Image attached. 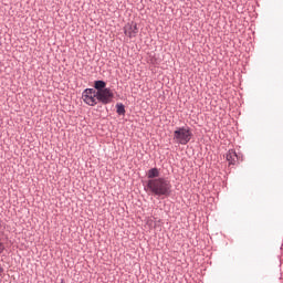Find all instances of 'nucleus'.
Returning a JSON list of instances; mask_svg holds the SVG:
<instances>
[{"label":"nucleus","mask_w":283,"mask_h":283,"mask_svg":"<svg viewBox=\"0 0 283 283\" xmlns=\"http://www.w3.org/2000/svg\"><path fill=\"white\" fill-rule=\"evenodd\" d=\"M226 160H228L229 165H238V153H235L234 149L228 150V153L226 154Z\"/></svg>","instance_id":"423d86ee"},{"label":"nucleus","mask_w":283,"mask_h":283,"mask_svg":"<svg viewBox=\"0 0 283 283\" xmlns=\"http://www.w3.org/2000/svg\"><path fill=\"white\" fill-rule=\"evenodd\" d=\"M0 273H3V268L0 266Z\"/></svg>","instance_id":"9b49d317"},{"label":"nucleus","mask_w":283,"mask_h":283,"mask_svg":"<svg viewBox=\"0 0 283 283\" xmlns=\"http://www.w3.org/2000/svg\"><path fill=\"white\" fill-rule=\"evenodd\" d=\"M148 180H156V178H160V170L158 168H150L147 172Z\"/></svg>","instance_id":"6e6552de"},{"label":"nucleus","mask_w":283,"mask_h":283,"mask_svg":"<svg viewBox=\"0 0 283 283\" xmlns=\"http://www.w3.org/2000/svg\"><path fill=\"white\" fill-rule=\"evenodd\" d=\"M97 103L102 105H109L114 103V91L112 88H105L104 91H99L95 93Z\"/></svg>","instance_id":"7ed1b4c3"},{"label":"nucleus","mask_w":283,"mask_h":283,"mask_svg":"<svg viewBox=\"0 0 283 283\" xmlns=\"http://www.w3.org/2000/svg\"><path fill=\"white\" fill-rule=\"evenodd\" d=\"M123 30L125 36H128V39H136V36H138V23L134 21L127 22Z\"/></svg>","instance_id":"39448f33"},{"label":"nucleus","mask_w":283,"mask_h":283,"mask_svg":"<svg viewBox=\"0 0 283 283\" xmlns=\"http://www.w3.org/2000/svg\"><path fill=\"white\" fill-rule=\"evenodd\" d=\"M6 251V245H3L2 242H0V255Z\"/></svg>","instance_id":"9d476101"},{"label":"nucleus","mask_w":283,"mask_h":283,"mask_svg":"<svg viewBox=\"0 0 283 283\" xmlns=\"http://www.w3.org/2000/svg\"><path fill=\"white\" fill-rule=\"evenodd\" d=\"M107 82L103 80H97L94 82V90L95 92H103L104 90H107Z\"/></svg>","instance_id":"0eeeda50"},{"label":"nucleus","mask_w":283,"mask_h":283,"mask_svg":"<svg viewBox=\"0 0 283 283\" xmlns=\"http://www.w3.org/2000/svg\"><path fill=\"white\" fill-rule=\"evenodd\" d=\"M115 107H116V113L118 114V116H125L126 111H125L124 103H117Z\"/></svg>","instance_id":"1a4fd4ad"},{"label":"nucleus","mask_w":283,"mask_h":283,"mask_svg":"<svg viewBox=\"0 0 283 283\" xmlns=\"http://www.w3.org/2000/svg\"><path fill=\"white\" fill-rule=\"evenodd\" d=\"M147 189L158 198H169L171 196V181L167 177L150 179L146 185Z\"/></svg>","instance_id":"f257e3e1"},{"label":"nucleus","mask_w":283,"mask_h":283,"mask_svg":"<svg viewBox=\"0 0 283 283\" xmlns=\"http://www.w3.org/2000/svg\"><path fill=\"white\" fill-rule=\"evenodd\" d=\"M82 99L90 107H96V105H98V99L96 98V90L94 88H85L82 92Z\"/></svg>","instance_id":"20e7f679"},{"label":"nucleus","mask_w":283,"mask_h":283,"mask_svg":"<svg viewBox=\"0 0 283 283\" xmlns=\"http://www.w3.org/2000/svg\"><path fill=\"white\" fill-rule=\"evenodd\" d=\"M192 137L193 133H191V128L188 126L177 127L174 132V140L177 145H187Z\"/></svg>","instance_id":"f03ea898"}]
</instances>
